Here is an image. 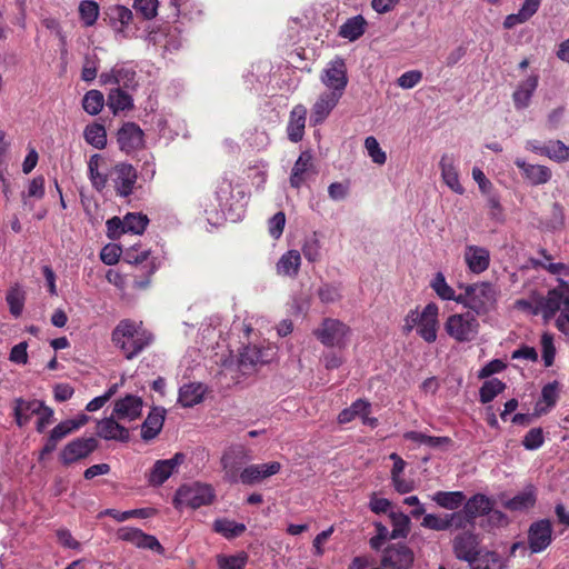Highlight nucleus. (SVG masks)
I'll use <instances>...</instances> for the list:
<instances>
[{"label": "nucleus", "instance_id": "obj_7", "mask_svg": "<svg viewBox=\"0 0 569 569\" xmlns=\"http://www.w3.org/2000/svg\"><path fill=\"white\" fill-rule=\"evenodd\" d=\"M276 356L277 347L273 345L247 346L239 355V368L242 373L248 375L273 361Z\"/></svg>", "mask_w": 569, "mask_h": 569}, {"label": "nucleus", "instance_id": "obj_4", "mask_svg": "<svg viewBox=\"0 0 569 569\" xmlns=\"http://www.w3.org/2000/svg\"><path fill=\"white\" fill-rule=\"evenodd\" d=\"M216 499V491L211 485L202 482H193L182 485L176 491L173 506L181 510L184 507L198 509L202 506L211 505Z\"/></svg>", "mask_w": 569, "mask_h": 569}, {"label": "nucleus", "instance_id": "obj_50", "mask_svg": "<svg viewBox=\"0 0 569 569\" xmlns=\"http://www.w3.org/2000/svg\"><path fill=\"white\" fill-rule=\"evenodd\" d=\"M213 529L224 538L231 539L243 533L246 526L243 523H238L236 521L222 518L214 521Z\"/></svg>", "mask_w": 569, "mask_h": 569}, {"label": "nucleus", "instance_id": "obj_1", "mask_svg": "<svg viewBox=\"0 0 569 569\" xmlns=\"http://www.w3.org/2000/svg\"><path fill=\"white\" fill-rule=\"evenodd\" d=\"M152 335L142 326V322L124 319L112 331V342L127 359L138 356L152 342Z\"/></svg>", "mask_w": 569, "mask_h": 569}, {"label": "nucleus", "instance_id": "obj_64", "mask_svg": "<svg viewBox=\"0 0 569 569\" xmlns=\"http://www.w3.org/2000/svg\"><path fill=\"white\" fill-rule=\"evenodd\" d=\"M158 0H134L133 8L143 19L151 20L158 14Z\"/></svg>", "mask_w": 569, "mask_h": 569}, {"label": "nucleus", "instance_id": "obj_53", "mask_svg": "<svg viewBox=\"0 0 569 569\" xmlns=\"http://www.w3.org/2000/svg\"><path fill=\"white\" fill-rule=\"evenodd\" d=\"M546 157L556 162L569 160V147L560 140H550L546 142Z\"/></svg>", "mask_w": 569, "mask_h": 569}, {"label": "nucleus", "instance_id": "obj_46", "mask_svg": "<svg viewBox=\"0 0 569 569\" xmlns=\"http://www.w3.org/2000/svg\"><path fill=\"white\" fill-rule=\"evenodd\" d=\"M321 248H322V243H321L319 233L313 232L312 234L308 236L305 239V241L302 243L301 251H302L305 258L309 262L313 263L321 259Z\"/></svg>", "mask_w": 569, "mask_h": 569}, {"label": "nucleus", "instance_id": "obj_25", "mask_svg": "<svg viewBox=\"0 0 569 569\" xmlns=\"http://www.w3.org/2000/svg\"><path fill=\"white\" fill-rule=\"evenodd\" d=\"M413 562V552L405 545L388 547L382 558V565L392 569H409Z\"/></svg>", "mask_w": 569, "mask_h": 569}, {"label": "nucleus", "instance_id": "obj_34", "mask_svg": "<svg viewBox=\"0 0 569 569\" xmlns=\"http://www.w3.org/2000/svg\"><path fill=\"white\" fill-rule=\"evenodd\" d=\"M103 164V158L98 153L91 156L88 162L90 182L92 187L99 192L106 188L108 180H110L109 169L101 170Z\"/></svg>", "mask_w": 569, "mask_h": 569}, {"label": "nucleus", "instance_id": "obj_12", "mask_svg": "<svg viewBox=\"0 0 569 569\" xmlns=\"http://www.w3.org/2000/svg\"><path fill=\"white\" fill-rule=\"evenodd\" d=\"M109 178L113 183L117 194L128 197L133 191L137 181V171L131 164L120 162L109 169Z\"/></svg>", "mask_w": 569, "mask_h": 569}, {"label": "nucleus", "instance_id": "obj_41", "mask_svg": "<svg viewBox=\"0 0 569 569\" xmlns=\"http://www.w3.org/2000/svg\"><path fill=\"white\" fill-rule=\"evenodd\" d=\"M537 496L533 487H527L523 491L505 502V507L511 511H525L533 507Z\"/></svg>", "mask_w": 569, "mask_h": 569}, {"label": "nucleus", "instance_id": "obj_42", "mask_svg": "<svg viewBox=\"0 0 569 569\" xmlns=\"http://www.w3.org/2000/svg\"><path fill=\"white\" fill-rule=\"evenodd\" d=\"M89 420V417L86 415H80L76 419H69L61 421L58 423L50 432V437L57 442L67 437L74 430H78L82 426H84Z\"/></svg>", "mask_w": 569, "mask_h": 569}, {"label": "nucleus", "instance_id": "obj_30", "mask_svg": "<svg viewBox=\"0 0 569 569\" xmlns=\"http://www.w3.org/2000/svg\"><path fill=\"white\" fill-rule=\"evenodd\" d=\"M439 167L441 170V178L446 186L453 192L462 194L465 188L460 183L459 172L451 156L443 154L440 159Z\"/></svg>", "mask_w": 569, "mask_h": 569}, {"label": "nucleus", "instance_id": "obj_40", "mask_svg": "<svg viewBox=\"0 0 569 569\" xmlns=\"http://www.w3.org/2000/svg\"><path fill=\"white\" fill-rule=\"evenodd\" d=\"M559 398V383L557 381L547 383L541 390V399L536 405V413L543 415L552 408Z\"/></svg>", "mask_w": 569, "mask_h": 569}, {"label": "nucleus", "instance_id": "obj_21", "mask_svg": "<svg viewBox=\"0 0 569 569\" xmlns=\"http://www.w3.org/2000/svg\"><path fill=\"white\" fill-rule=\"evenodd\" d=\"M463 260L471 273L481 274L490 266V252L485 247L467 244L463 251Z\"/></svg>", "mask_w": 569, "mask_h": 569}, {"label": "nucleus", "instance_id": "obj_28", "mask_svg": "<svg viewBox=\"0 0 569 569\" xmlns=\"http://www.w3.org/2000/svg\"><path fill=\"white\" fill-rule=\"evenodd\" d=\"M315 173L312 156L309 151H303L293 164L290 174V184L299 189Z\"/></svg>", "mask_w": 569, "mask_h": 569}, {"label": "nucleus", "instance_id": "obj_49", "mask_svg": "<svg viewBox=\"0 0 569 569\" xmlns=\"http://www.w3.org/2000/svg\"><path fill=\"white\" fill-rule=\"evenodd\" d=\"M154 513L153 509L141 508L128 511H118L116 509H106L99 513V517L109 516L119 522H123L131 518H149Z\"/></svg>", "mask_w": 569, "mask_h": 569}, {"label": "nucleus", "instance_id": "obj_57", "mask_svg": "<svg viewBox=\"0 0 569 569\" xmlns=\"http://www.w3.org/2000/svg\"><path fill=\"white\" fill-rule=\"evenodd\" d=\"M505 383L497 378L487 380L480 388L479 396L482 403L492 401L505 389Z\"/></svg>", "mask_w": 569, "mask_h": 569}, {"label": "nucleus", "instance_id": "obj_60", "mask_svg": "<svg viewBox=\"0 0 569 569\" xmlns=\"http://www.w3.org/2000/svg\"><path fill=\"white\" fill-rule=\"evenodd\" d=\"M147 216L140 213H128L124 216V232L141 234L148 224Z\"/></svg>", "mask_w": 569, "mask_h": 569}, {"label": "nucleus", "instance_id": "obj_16", "mask_svg": "<svg viewBox=\"0 0 569 569\" xmlns=\"http://www.w3.org/2000/svg\"><path fill=\"white\" fill-rule=\"evenodd\" d=\"M119 540L132 543L142 549H149L157 553H163L164 549L154 536L147 535L142 530L132 527H121L117 531Z\"/></svg>", "mask_w": 569, "mask_h": 569}, {"label": "nucleus", "instance_id": "obj_62", "mask_svg": "<svg viewBox=\"0 0 569 569\" xmlns=\"http://www.w3.org/2000/svg\"><path fill=\"white\" fill-rule=\"evenodd\" d=\"M365 148L368 152V156L371 158L372 162L376 164L382 166L387 161L386 152L380 148L378 140L370 136L365 140Z\"/></svg>", "mask_w": 569, "mask_h": 569}, {"label": "nucleus", "instance_id": "obj_51", "mask_svg": "<svg viewBox=\"0 0 569 569\" xmlns=\"http://www.w3.org/2000/svg\"><path fill=\"white\" fill-rule=\"evenodd\" d=\"M317 295L322 303H336L342 299V286L341 283L325 282L318 288Z\"/></svg>", "mask_w": 569, "mask_h": 569}, {"label": "nucleus", "instance_id": "obj_2", "mask_svg": "<svg viewBox=\"0 0 569 569\" xmlns=\"http://www.w3.org/2000/svg\"><path fill=\"white\" fill-rule=\"evenodd\" d=\"M500 296L499 288L489 281H479L463 287L456 302L465 306L477 316L488 315L496 310Z\"/></svg>", "mask_w": 569, "mask_h": 569}, {"label": "nucleus", "instance_id": "obj_48", "mask_svg": "<svg viewBox=\"0 0 569 569\" xmlns=\"http://www.w3.org/2000/svg\"><path fill=\"white\" fill-rule=\"evenodd\" d=\"M389 518L392 525L390 539L405 538L409 533L410 518L400 511H391Z\"/></svg>", "mask_w": 569, "mask_h": 569}, {"label": "nucleus", "instance_id": "obj_38", "mask_svg": "<svg viewBox=\"0 0 569 569\" xmlns=\"http://www.w3.org/2000/svg\"><path fill=\"white\" fill-rule=\"evenodd\" d=\"M493 502L485 495L477 493L472 496L465 505L463 509L473 520L491 511Z\"/></svg>", "mask_w": 569, "mask_h": 569}, {"label": "nucleus", "instance_id": "obj_55", "mask_svg": "<svg viewBox=\"0 0 569 569\" xmlns=\"http://www.w3.org/2000/svg\"><path fill=\"white\" fill-rule=\"evenodd\" d=\"M477 565L473 569H505V559L495 551H486L480 553L477 559Z\"/></svg>", "mask_w": 569, "mask_h": 569}, {"label": "nucleus", "instance_id": "obj_52", "mask_svg": "<svg viewBox=\"0 0 569 569\" xmlns=\"http://www.w3.org/2000/svg\"><path fill=\"white\" fill-rule=\"evenodd\" d=\"M403 438L413 441L418 445H423L430 448H437L450 442V439L448 437H433L425 435L419 431H408L403 435Z\"/></svg>", "mask_w": 569, "mask_h": 569}, {"label": "nucleus", "instance_id": "obj_5", "mask_svg": "<svg viewBox=\"0 0 569 569\" xmlns=\"http://www.w3.org/2000/svg\"><path fill=\"white\" fill-rule=\"evenodd\" d=\"M123 260L141 268L143 279H138V276H136L132 286L139 290L146 289L150 283L151 276L159 268V262L152 256L150 249L143 248L138 243L129 246L123 249Z\"/></svg>", "mask_w": 569, "mask_h": 569}, {"label": "nucleus", "instance_id": "obj_9", "mask_svg": "<svg viewBox=\"0 0 569 569\" xmlns=\"http://www.w3.org/2000/svg\"><path fill=\"white\" fill-rule=\"evenodd\" d=\"M313 335L327 347L345 348L350 335V328L338 319L326 318L315 329Z\"/></svg>", "mask_w": 569, "mask_h": 569}, {"label": "nucleus", "instance_id": "obj_15", "mask_svg": "<svg viewBox=\"0 0 569 569\" xmlns=\"http://www.w3.org/2000/svg\"><path fill=\"white\" fill-rule=\"evenodd\" d=\"M552 525L548 519H541L530 525L528 545L532 553L546 550L552 541Z\"/></svg>", "mask_w": 569, "mask_h": 569}, {"label": "nucleus", "instance_id": "obj_18", "mask_svg": "<svg viewBox=\"0 0 569 569\" xmlns=\"http://www.w3.org/2000/svg\"><path fill=\"white\" fill-rule=\"evenodd\" d=\"M98 448V441L93 437L77 438L69 442L61 451L60 459L63 465H70L88 457Z\"/></svg>", "mask_w": 569, "mask_h": 569}, {"label": "nucleus", "instance_id": "obj_36", "mask_svg": "<svg viewBox=\"0 0 569 569\" xmlns=\"http://www.w3.org/2000/svg\"><path fill=\"white\" fill-rule=\"evenodd\" d=\"M367 28V21L361 16H355L347 19L339 28L338 34L349 41H356L363 36Z\"/></svg>", "mask_w": 569, "mask_h": 569}, {"label": "nucleus", "instance_id": "obj_35", "mask_svg": "<svg viewBox=\"0 0 569 569\" xmlns=\"http://www.w3.org/2000/svg\"><path fill=\"white\" fill-rule=\"evenodd\" d=\"M206 388L202 383H186L179 390L178 402L184 408H191L203 400Z\"/></svg>", "mask_w": 569, "mask_h": 569}, {"label": "nucleus", "instance_id": "obj_44", "mask_svg": "<svg viewBox=\"0 0 569 569\" xmlns=\"http://www.w3.org/2000/svg\"><path fill=\"white\" fill-rule=\"evenodd\" d=\"M107 104L116 114L120 111L131 109L133 107V100L130 94L120 88H116L110 91Z\"/></svg>", "mask_w": 569, "mask_h": 569}, {"label": "nucleus", "instance_id": "obj_37", "mask_svg": "<svg viewBox=\"0 0 569 569\" xmlns=\"http://www.w3.org/2000/svg\"><path fill=\"white\" fill-rule=\"evenodd\" d=\"M42 401L40 400H22L18 399L14 406V416L17 423L22 427L26 426L32 416L41 410Z\"/></svg>", "mask_w": 569, "mask_h": 569}, {"label": "nucleus", "instance_id": "obj_33", "mask_svg": "<svg viewBox=\"0 0 569 569\" xmlns=\"http://www.w3.org/2000/svg\"><path fill=\"white\" fill-rule=\"evenodd\" d=\"M307 118V109L302 104H297L290 112V118L287 127L288 138L292 142H299L305 134Z\"/></svg>", "mask_w": 569, "mask_h": 569}, {"label": "nucleus", "instance_id": "obj_3", "mask_svg": "<svg viewBox=\"0 0 569 569\" xmlns=\"http://www.w3.org/2000/svg\"><path fill=\"white\" fill-rule=\"evenodd\" d=\"M439 308L436 303H428L421 311L410 310L405 318L403 332L409 333L417 328V333L428 343L437 340L439 329Z\"/></svg>", "mask_w": 569, "mask_h": 569}, {"label": "nucleus", "instance_id": "obj_13", "mask_svg": "<svg viewBox=\"0 0 569 569\" xmlns=\"http://www.w3.org/2000/svg\"><path fill=\"white\" fill-rule=\"evenodd\" d=\"M480 542L479 536L470 531L456 536L452 541L455 556L459 560L475 563L481 553Z\"/></svg>", "mask_w": 569, "mask_h": 569}, {"label": "nucleus", "instance_id": "obj_39", "mask_svg": "<svg viewBox=\"0 0 569 569\" xmlns=\"http://www.w3.org/2000/svg\"><path fill=\"white\" fill-rule=\"evenodd\" d=\"M431 500L443 509L456 510L465 503L466 496L462 491H437Z\"/></svg>", "mask_w": 569, "mask_h": 569}, {"label": "nucleus", "instance_id": "obj_10", "mask_svg": "<svg viewBox=\"0 0 569 569\" xmlns=\"http://www.w3.org/2000/svg\"><path fill=\"white\" fill-rule=\"evenodd\" d=\"M250 459L249 451L243 445L229 446L220 459L226 480L231 483L238 482L241 466Z\"/></svg>", "mask_w": 569, "mask_h": 569}, {"label": "nucleus", "instance_id": "obj_61", "mask_svg": "<svg viewBox=\"0 0 569 569\" xmlns=\"http://www.w3.org/2000/svg\"><path fill=\"white\" fill-rule=\"evenodd\" d=\"M431 288L442 300H455L458 298L455 290L447 283L445 276L441 272L436 273L431 281Z\"/></svg>", "mask_w": 569, "mask_h": 569}, {"label": "nucleus", "instance_id": "obj_45", "mask_svg": "<svg viewBox=\"0 0 569 569\" xmlns=\"http://www.w3.org/2000/svg\"><path fill=\"white\" fill-rule=\"evenodd\" d=\"M84 140L96 149H103L107 146L106 128L99 123H92L86 127Z\"/></svg>", "mask_w": 569, "mask_h": 569}, {"label": "nucleus", "instance_id": "obj_20", "mask_svg": "<svg viewBox=\"0 0 569 569\" xmlns=\"http://www.w3.org/2000/svg\"><path fill=\"white\" fill-rule=\"evenodd\" d=\"M280 469L281 465L278 461L250 465L241 470L239 481L243 485H254L273 475H277Z\"/></svg>", "mask_w": 569, "mask_h": 569}, {"label": "nucleus", "instance_id": "obj_23", "mask_svg": "<svg viewBox=\"0 0 569 569\" xmlns=\"http://www.w3.org/2000/svg\"><path fill=\"white\" fill-rule=\"evenodd\" d=\"M515 164L521 171L522 178L530 186H540L549 182L552 177L550 168L542 164H531L521 158L515 160Z\"/></svg>", "mask_w": 569, "mask_h": 569}, {"label": "nucleus", "instance_id": "obj_32", "mask_svg": "<svg viewBox=\"0 0 569 569\" xmlns=\"http://www.w3.org/2000/svg\"><path fill=\"white\" fill-rule=\"evenodd\" d=\"M164 418L166 410L163 408H152L141 426L142 439L146 441L154 439L163 427Z\"/></svg>", "mask_w": 569, "mask_h": 569}, {"label": "nucleus", "instance_id": "obj_8", "mask_svg": "<svg viewBox=\"0 0 569 569\" xmlns=\"http://www.w3.org/2000/svg\"><path fill=\"white\" fill-rule=\"evenodd\" d=\"M327 92L342 97L348 84L347 64L342 57L330 60L320 74Z\"/></svg>", "mask_w": 569, "mask_h": 569}, {"label": "nucleus", "instance_id": "obj_6", "mask_svg": "<svg viewBox=\"0 0 569 569\" xmlns=\"http://www.w3.org/2000/svg\"><path fill=\"white\" fill-rule=\"evenodd\" d=\"M445 331L456 342L469 343L477 339L480 331V322L477 315L470 310L455 313L447 318Z\"/></svg>", "mask_w": 569, "mask_h": 569}, {"label": "nucleus", "instance_id": "obj_29", "mask_svg": "<svg viewBox=\"0 0 569 569\" xmlns=\"http://www.w3.org/2000/svg\"><path fill=\"white\" fill-rule=\"evenodd\" d=\"M341 98L330 92L321 93L311 109L310 122L313 126L322 123L335 109Z\"/></svg>", "mask_w": 569, "mask_h": 569}, {"label": "nucleus", "instance_id": "obj_58", "mask_svg": "<svg viewBox=\"0 0 569 569\" xmlns=\"http://www.w3.org/2000/svg\"><path fill=\"white\" fill-rule=\"evenodd\" d=\"M79 14L86 27L93 26L99 17L98 3L91 0L81 1L79 4Z\"/></svg>", "mask_w": 569, "mask_h": 569}, {"label": "nucleus", "instance_id": "obj_19", "mask_svg": "<svg viewBox=\"0 0 569 569\" xmlns=\"http://www.w3.org/2000/svg\"><path fill=\"white\" fill-rule=\"evenodd\" d=\"M557 288L548 291L547 297L541 302V311L545 319L552 318L559 310L565 308V297L569 295V283L558 279Z\"/></svg>", "mask_w": 569, "mask_h": 569}, {"label": "nucleus", "instance_id": "obj_54", "mask_svg": "<svg viewBox=\"0 0 569 569\" xmlns=\"http://www.w3.org/2000/svg\"><path fill=\"white\" fill-rule=\"evenodd\" d=\"M371 405L363 400H356L349 408L343 409L338 416V422L343 425L352 421L356 417H360Z\"/></svg>", "mask_w": 569, "mask_h": 569}, {"label": "nucleus", "instance_id": "obj_31", "mask_svg": "<svg viewBox=\"0 0 569 569\" xmlns=\"http://www.w3.org/2000/svg\"><path fill=\"white\" fill-rule=\"evenodd\" d=\"M301 253L296 249L286 251L276 263V272L278 276L296 278L301 267Z\"/></svg>", "mask_w": 569, "mask_h": 569}, {"label": "nucleus", "instance_id": "obj_22", "mask_svg": "<svg viewBox=\"0 0 569 569\" xmlns=\"http://www.w3.org/2000/svg\"><path fill=\"white\" fill-rule=\"evenodd\" d=\"M539 83V74L530 73L518 82L512 93L513 106L517 110H523L529 107L531 98L536 92Z\"/></svg>", "mask_w": 569, "mask_h": 569}, {"label": "nucleus", "instance_id": "obj_26", "mask_svg": "<svg viewBox=\"0 0 569 569\" xmlns=\"http://www.w3.org/2000/svg\"><path fill=\"white\" fill-rule=\"evenodd\" d=\"M97 436L104 440H114L120 442H127L129 440V430L121 426L117 421V417L111 415V417L103 418L97 423Z\"/></svg>", "mask_w": 569, "mask_h": 569}, {"label": "nucleus", "instance_id": "obj_11", "mask_svg": "<svg viewBox=\"0 0 569 569\" xmlns=\"http://www.w3.org/2000/svg\"><path fill=\"white\" fill-rule=\"evenodd\" d=\"M214 193L219 208L226 219L237 221L242 217L244 212L243 204L234 198L230 180L222 179L219 181Z\"/></svg>", "mask_w": 569, "mask_h": 569}, {"label": "nucleus", "instance_id": "obj_17", "mask_svg": "<svg viewBox=\"0 0 569 569\" xmlns=\"http://www.w3.org/2000/svg\"><path fill=\"white\" fill-rule=\"evenodd\" d=\"M110 20L117 37L129 39L137 36L138 28L132 27L133 13L124 6L110 8Z\"/></svg>", "mask_w": 569, "mask_h": 569}, {"label": "nucleus", "instance_id": "obj_43", "mask_svg": "<svg viewBox=\"0 0 569 569\" xmlns=\"http://www.w3.org/2000/svg\"><path fill=\"white\" fill-rule=\"evenodd\" d=\"M150 41L154 44L160 43L170 52L179 50L182 46V38L176 27L169 28L164 33L150 36Z\"/></svg>", "mask_w": 569, "mask_h": 569}, {"label": "nucleus", "instance_id": "obj_59", "mask_svg": "<svg viewBox=\"0 0 569 569\" xmlns=\"http://www.w3.org/2000/svg\"><path fill=\"white\" fill-rule=\"evenodd\" d=\"M542 260H536L533 264L541 267L551 274L556 276H569V266L561 262H551V257L547 254L545 250H541Z\"/></svg>", "mask_w": 569, "mask_h": 569}, {"label": "nucleus", "instance_id": "obj_56", "mask_svg": "<svg viewBox=\"0 0 569 569\" xmlns=\"http://www.w3.org/2000/svg\"><path fill=\"white\" fill-rule=\"evenodd\" d=\"M104 104V97L99 90L88 91L82 100V107L91 116L98 114Z\"/></svg>", "mask_w": 569, "mask_h": 569}, {"label": "nucleus", "instance_id": "obj_14", "mask_svg": "<svg viewBox=\"0 0 569 569\" xmlns=\"http://www.w3.org/2000/svg\"><path fill=\"white\" fill-rule=\"evenodd\" d=\"M184 460L186 455L182 452L174 453L170 459L157 460L148 475L149 483L161 486L178 470Z\"/></svg>", "mask_w": 569, "mask_h": 569}, {"label": "nucleus", "instance_id": "obj_63", "mask_svg": "<svg viewBox=\"0 0 569 569\" xmlns=\"http://www.w3.org/2000/svg\"><path fill=\"white\" fill-rule=\"evenodd\" d=\"M248 557L246 553H239L236 556H223L217 557V563L220 569H243L247 563Z\"/></svg>", "mask_w": 569, "mask_h": 569}, {"label": "nucleus", "instance_id": "obj_47", "mask_svg": "<svg viewBox=\"0 0 569 569\" xmlns=\"http://www.w3.org/2000/svg\"><path fill=\"white\" fill-rule=\"evenodd\" d=\"M24 300L26 292L19 284H14L8 290L6 301L13 317L18 318L22 313Z\"/></svg>", "mask_w": 569, "mask_h": 569}, {"label": "nucleus", "instance_id": "obj_27", "mask_svg": "<svg viewBox=\"0 0 569 569\" xmlns=\"http://www.w3.org/2000/svg\"><path fill=\"white\" fill-rule=\"evenodd\" d=\"M118 143L127 153L134 151L143 144V131L133 122L124 123L118 131Z\"/></svg>", "mask_w": 569, "mask_h": 569}, {"label": "nucleus", "instance_id": "obj_24", "mask_svg": "<svg viewBox=\"0 0 569 569\" xmlns=\"http://www.w3.org/2000/svg\"><path fill=\"white\" fill-rule=\"evenodd\" d=\"M143 401L140 397L127 395L117 400L113 407V416L118 420L133 421L141 416Z\"/></svg>", "mask_w": 569, "mask_h": 569}]
</instances>
